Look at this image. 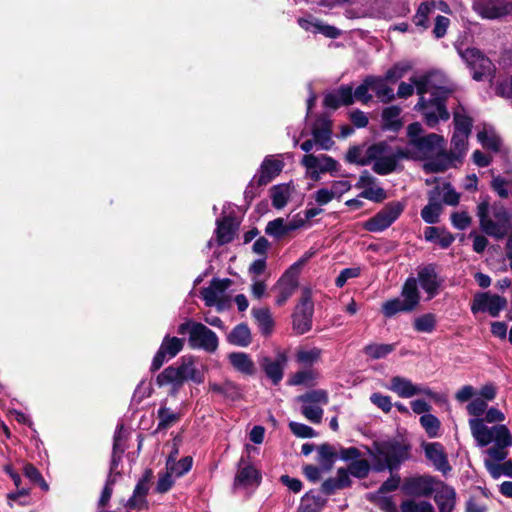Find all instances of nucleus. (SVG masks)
Here are the masks:
<instances>
[{
  "label": "nucleus",
  "mask_w": 512,
  "mask_h": 512,
  "mask_svg": "<svg viewBox=\"0 0 512 512\" xmlns=\"http://www.w3.org/2000/svg\"><path fill=\"white\" fill-rule=\"evenodd\" d=\"M432 77V73L414 76L411 83L401 82L397 91L399 98H408L416 89L420 98L415 109L422 113L425 123L430 128H434L440 120L447 121L450 118L446 107L450 90L442 86H433Z\"/></svg>",
  "instance_id": "nucleus-1"
},
{
  "label": "nucleus",
  "mask_w": 512,
  "mask_h": 512,
  "mask_svg": "<svg viewBox=\"0 0 512 512\" xmlns=\"http://www.w3.org/2000/svg\"><path fill=\"white\" fill-rule=\"evenodd\" d=\"M469 426L472 436L481 447L491 443L494 445L486 450L488 458L484 460L486 469L495 479L504 475L503 466L499 462L506 459L507 448L512 446V435L505 425L488 427L481 419H470Z\"/></svg>",
  "instance_id": "nucleus-2"
},
{
  "label": "nucleus",
  "mask_w": 512,
  "mask_h": 512,
  "mask_svg": "<svg viewBox=\"0 0 512 512\" xmlns=\"http://www.w3.org/2000/svg\"><path fill=\"white\" fill-rule=\"evenodd\" d=\"M481 230L496 239L504 238L509 231L510 217L503 207L489 209L487 202H482L477 207Z\"/></svg>",
  "instance_id": "nucleus-3"
},
{
  "label": "nucleus",
  "mask_w": 512,
  "mask_h": 512,
  "mask_svg": "<svg viewBox=\"0 0 512 512\" xmlns=\"http://www.w3.org/2000/svg\"><path fill=\"white\" fill-rule=\"evenodd\" d=\"M369 163L373 162V171L379 175H387L396 170L401 159H407L408 152L397 147L394 150L385 142L373 144L367 148Z\"/></svg>",
  "instance_id": "nucleus-4"
},
{
  "label": "nucleus",
  "mask_w": 512,
  "mask_h": 512,
  "mask_svg": "<svg viewBox=\"0 0 512 512\" xmlns=\"http://www.w3.org/2000/svg\"><path fill=\"white\" fill-rule=\"evenodd\" d=\"M368 454L376 472L396 469L403 459L401 445L392 441L375 442L368 448Z\"/></svg>",
  "instance_id": "nucleus-5"
},
{
  "label": "nucleus",
  "mask_w": 512,
  "mask_h": 512,
  "mask_svg": "<svg viewBox=\"0 0 512 512\" xmlns=\"http://www.w3.org/2000/svg\"><path fill=\"white\" fill-rule=\"evenodd\" d=\"M470 135L453 132L451 138L452 148L449 153H442L439 157L429 160L424 168L429 172H443L454 166V162H461L468 150V138Z\"/></svg>",
  "instance_id": "nucleus-6"
},
{
  "label": "nucleus",
  "mask_w": 512,
  "mask_h": 512,
  "mask_svg": "<svg viewBox=\"0 0 512 512\" xmlns=\"http://www.w3.org/2000/svg\"><path fill=\"white\" fill-rule=\"evenodd\" d=\"M179 334H189V345L194 349H202L213 353L217 350L219 340L215 332L204 324L187 320L178 327Z\"/></svg>",
  "instance_id": "nucleus-7"
},
{
  "label": "nucleus",
  "mask_w": 512,
  "mask_h": 512,
  "mask_svg": "<svg viewBox=\"0 0 512 512\" xmlns=\"http://www.w3.org/2000/svg\"><path fill=\"white\" fill-rule=\"evenodd\" d=\"M311 253H306L297 262L291 265L280 277L273 287L276 295V305L283 306L286 301L294 294L299 285V274L303 266L310 259Z\"/></svg>",
  "instance_id": "nucleus-8"
},
{
  "label": "nucleus",
  "mask_w": 512,
  "mask_h": 512,
  "mask_svg": "<svg viewBox=\"0 0 512 512\" xmlns=\"http://www.w3.org/2000/svg\"><path fill=\"white\" fill-rule=\"evenodd\" d=\"M297 401L301 403L300 411L308 421L314 424L321 423L324 414L323 407L329 402L326 390L316 389L308 391L298 396Z\"/></svg>",
  "instance_id": "nucleus-9"
},
{
  "label": "nucleus",
  "mask_w": 512,
  "mask_h": 512,
  "mask_svg": "<svg viewBox=\"0 0 512 512\" xmlns=\"http://www.w3.org/2000/svg\"><path fill=\"white\" fill-rule=\"evenodd\" d=\"M405 203L392 201L387 203L373 217L363 223V228L372 233L383 232L389 228L403 213Z\"/></svg>",
  "instance_id": "nucleus-10"
},
{
  "label": "nucleus",
  "mask_w": 512,
  "mask_h": 512,
  "mask_svg": "<svg viewBox=\"0 0 512 512\" xmlns=\"http://www.w3.org/2000/svg\"><path fill=\"white\" fill-rule=\"evenodd\" d=\"M445 145L443 136L430 133L423 136L419 140H414L410 148H403L404 152H408L407 159L409 158H429L433 155H441Z\"/></svg>",
  "instance_id": "nucleus-11"
},
{
  "label": "nucleus",
  "mask_w": 512,
  "mask_h": 512,
  "mask_svg": "<svg viewBox=\"0 0 512 512\" xmlns=\"http://www.w3.org/2000/svg\"><path fill=\"white\" fill-rule=\"evenodd\" d=\"M460 56L471 70L473 79L476 81L490 77L495 70L492 61L476 48L460 51Z\"/></svg>",
  "instance_id": "nucleus-12"
},
{
  "label": "nucleus",
  "mask_w": 512,
  "mask_h": 512,
  "mask_svg": "<svg viewBox=\"0 0 512 512\" xmlns=\"http://www.w3.org/2000/svg\"><path fill=\"white\" fill-rule=\"evenodd\" d=\"M314 305L309 288L302 290L299 304L293 314V328L298 334H304L311 329Z\"/></svg>",
  "instance_id": "nucleus-13"
},
{
  "label": "nucleus",
  "mask_w": 512,
  "mask_h": 512,
  "mask_svg": "<svg viewBox=\"0 0 512 512\" xmlns=\"http://www.w3.org/2000/svg\"><path fill=\"white\" fill-rule=\"evenodd\" d=\"M438 483H441V480L433 476H417L407 479L403 485V490L408 495L428 497L434 494L438 487Z\"/></svg>",
  "instance_id": "nucleus-14"
},
{
  "label": "nucleus",
  "mask_w": 512,
  "mask_h": 512,
  "mask_svg": "<svg viewBox=\"0 0 512 512\" xmlns=\"http://www.w3.org/2000/svg\"><path fill=\"white\" fill-rule=\"evenodd\" d=\"M302 165L307 169L310 177L314 180L320 178V174L326 172L337 171L338 163L328 155L315 156L313 154H306L301 161Z\"/></svg>",
  "instance_id": "nucleus-15"
},
{
  "label": "nucleus",
  "mask_w": 512,
  "mask_h": 512,
  "mask_svg": "<svg viewBox=\"0 0 512 512\" xmlns=\"http://www.w3.org/2000/svg\"><path fill=\"white\" fill-rule=\"evenodd\" d=\"M506 304V299L499 295H491L486 292L478 293L474 296L471 311L473 313L488 312L492 317H497Z\"/></svg>",
  "instance_id": "nucleus-16"
},
{
  "label": "nucleus",
  "mask_w": 512,
  "mask_h": 512,
  "mask_svg": "<svg viewBox=\"0 0 512 512\" xmlns=\"http://www.w3.org/2000/svg\"><path fill=\"white\" fill-rule=\"evenodd\" d=\"M284 168V162L273 156H266L260 165L252 182H256L258 186L267 185L275 177H277Z\"/></svg>",
  "instance_id": "nucleus-17"
},
{
  "label": "nucleus",
  "mask_w": 512,
  "mask_h": 512,
  "mask_svg": "<svg viewBox=\"0 0 512 512\" xmlns=\"http://www.w3.org/2000/svg\"><path fill=\"white\" fill-rule=\"evenodd\" d=\"M474 7L482 17L488 19L502 17L512 8L509 0H476Z\"/></svg>",
  "instance_id": "nucleus-18"
},
{
  "label": "nucleus",
  "mask_w": 512,
  "mask_h": 512,
  "mask_svg": "<svg viewBox=\"0 0 512 512\" xmlns=\"http://www.w3.org/2000/svg\"><path fill=\"white\" fill-rule=\"evenodd\" d=\"M439 512H453L456 507L457 493L455 489L441 481L433 494Z\"/></svg>",
  "instance_id": "nucleus-19"
},
{
  "label": "nucleus",
  "mask_w": 512,
  "mask_h": 512,
  "mask_svg": "<svg viewBox=\"0 0 512 512\" xmlns=\"http://www.w3.org/2000/svg\"><path fill=\"white\" fill-rule=\"evenodd\" d=\"M417 285L427 294V300L434 298L439 291L440 282L432 265L421 267L417 273Z\"/></svg>",
  "instance_id": "nucleus-20"
},
{
  "label": "nucleus",
  "mask_w": 512,
  "mask_h": 512,
  "mask_svg": "<svg viewBox=\"0 0 512 512\" xmlns=\"http://www.w3.org/2000/svg\"><path fill=\"white\" fill-rule=\"evenodd\" d=\"M229 279L214 278L210 285L201 290V296L208 307L215 306L218 300L223 296L224 292L230 286Z\"/></svg>",
  "instance_id": "nucleus-21"
},
{
  "label": "nucleus",
  "mask_w": 512,
  "mask_h": 512,
  "mask_svg": "<svg viewBox=\"0 0 512 512\" xmlns=\"http://www.w3.org/2000/svg\"><path fill=\"white\" fill-rule=\"evenodd\" d=\"M286 362V355L284 353H280L278 354L276 360H271L268 357H264L260 364L267 377L271 379L274 384H278L283 378V370Z\"/></svg>",
  "instance_id": "nucleus-22"
},
{
  "label": "nucleus",
  "mask_w": 512,
  "mask_h": 512,
  "mask_svg": "<svg viewBox=\"0 0 512 512\" xmlns=\"http://www.w3.org/2000/svg\"><path fill=\"white\" fill-rule=\"evenodd\" d=\"M353 103V89L349 85L339 87L324 97V105L328 108L336 109L341 105H350Z\"/></svg>",
  "instance_id": "nucleus-23"
},
{
  "label": "nucleus",
  "mask_w": 512,
  "mask_h": 512,
  "mask_svg": "<svg viewBox=\"0 0 512 512\" xmlns=\"http://www.w3.org/2000/svg\"><path fill=\"white\" fill-rule=\"evenodd\" d=\"M261 475L252 465L240 463L239 470L235 477L234 486L236 488L257 487L260 484Z\"/></svg>",
  "instance_id": "nucleus-24"
},
{
  "label": "nucleus",
  "mask_w": 512,
  "mask_h": 512,
  "mask_svg": "<svg viewBox=\"0 0 512 512\" xmlns=\"http://www.w3.org/2000/svg\"><path fill=\"white\" fill-rule=\"evenodd\" d=\"M425 455L431 462H433L435 468L441 471L442 473L445 474L451 470V467L448 463L447 457L443 451L441 444H428L425 447Z\"/></svg>",
  "instance_id": "nucleus-25"
},
{
  "label": "nucleus",
  "mask_w": 512,
  "mask_h": 512,
  "mask_svg": "<svg viewBox=\"0 0 512 512\" xmlns=\"http://www.w3.org/2000/svg\"><path fill=\"white\" fill-rule=\"evenodd\" d=\"M238 222L234 217L228 215L217 220V239L219 244H226L233 240Z\"/></svg>",
  "instance_id": "nucleus-26"
},
{
  "label": "nucleus",
  "mask_w": 512,
  "mask_h": 512,
  "mask_svg": "<svg viewBox=\"0 0 512 512\" xmlns=\"http://www.w3.org/2000/svg\"><path fill=\"white\" fill-rule=\"evenodd\" d=\"M156 381L159 386L172 384L173 385L172 394H175L177 392L178 388L181 387L182 384L184 383L183 377H182V372H181V367L180 366L167 367L157 376Z\"/></svg>",
  "instance_id": "nucleus-27"
},
{
  "label": "nucleus",
  "mask_w": 512,
  "mask_h": 512,
  "mask_svg": "<svg viewBox=\"0 0 512 512\" xmlns=\"http://www.w3.org/2000/svg\"><path fill=\"white\" fill-rule=\"evenodd\" d=\"M293 190L294 187L291 183H282L271 187L269 192L273 207L276 209L284 208L288 203Z\"/></svg>",
  "instance_id": "nucleus-28"
},
{
  "label": "nucleus",
  "mask_w": 512,
  "mask_h": 512,
  "mask_svg": "<svg viewBox=\"0 0 512 512\" xmlns=\"http://www.w3.org/2000/svg\"><path fill=\"white\" fill-rule=\"evenodd\" d=\"M181 416L182 415L179 411H173L167 407V400H163L157 411V418L159 420L157 430H167L176 424L181 419Z\"/></svg>",
  "instance_id": "nucleus-29"
},
{
  "label": "nucleus",
  "mask_w": 512,
  "mask_h": 512,
  "mask_svg": "<svg viewBox=\"0 0 512 512\" xmlns=\"http://www.w3.org/2000/svg\"><path fill=\"white\" fill-rule=\"evenodd\" d=\"M404 303L408 306V308L413 311L420 302V293L418 290L417 279L414 277H409L401 291V296Z\"/></svg>",
  "instance_id": "nucleus-30"
},
{
  "label": "nucleus",
  "mask_w": 512,
  "mask_h": 512,
  "mask_svg": "<svg viewBox=\"0 0 512 512\" xmlns=\"http://www.w3.org/2000/svg\"><path fill=\"white\" fill-rule=\"evenodd\" d=\"M415 387L416 384L410 379L401 376L392 377L390 384L387 386L390 391L396 393L401 398H411L415 396Z\"/></svg>",
  "instance_id": "nucleus-31"
},
{
  "label": "nucleus",
  "mask_w": 512,
  "mask_h": 512,
  "mask_svg": "<svg viewBox=\"0 0 512 512\" xmlns=\"http://www.w3.org/2000/svg\"><path fill=\"white\" fill-rule=\"evenodd\" d=\"M228 360L235 370L245 375L255 373V364L251 357L244 352H232L228 355Z\"/></svg>",
  "instance_id": "nucleus-32"
},
{
  "label": "nucleus",
  "mask_w": 512,
  "mask_h": 512,
  "mask_svg": "<svg viewBox=\"0 0 512 512\" xmlns=\"http://www.w3.org/2000/svg\"><path fill=\"white\" fill-rule=\"evenodd\" d=\"M454 132L471 134L473 119L462 105H458L453 111Z\"/></svg>",
  "instance_id": "nucleus-33"
},
{
  "label": "nucleus",
  "mask_w": 512,
  "mask_h": 512,
  "mask_svg": "<svg viewBox=\"0 0 512 512\" xmlns=\"http://www.w3.org/2000/svg\"><path fill=\"white\" fill-rule=\"evenodd\" d=\"M371 90L382 103H389L395 99L394 91L388 86L387 80L383 77L370 76Z\"/></svg>",
  "instance_id": "nucleus-34"
},
{
  "label": "nucleus",
  "mask_w": 512,
  "mask_h": 512,
  "mask_svg": "<svg viewBox=\"0 0 512 512\" xmlns=\"http://www.w3.org/2000/svg\"><path fill=\"white\" fill-rule=\"evenodd\" d=\"M227 340L232 345L247 347L252 341L249 327L244 323L236 325L228 334Z\"/></svg>",
  "instance_id": "nucleus-35"
},
{
  "label": "nucleus",
  "mask_w": 512,
  "mask_h": 512,
  "mask_svg": "<svg viewBox=\"0 0 512 512\" xmlns=\"http://www.w3.org/2000/svg\"><path fill=\"white\" fill-rule=\"evenodd\" d=\"M193 465L191 456H186L179 461H174V455H169L166 461V469L174 476L181 477L188 473Z\"/></svg>",
  "instance_id": "nucleus-36"
},
{
  "label": "nucleus",
  "mask_w": 512,
  "mask_h": 512,
  "mask_svg": "<svg viewBox=\"0 0 512 512\" xmlns=\"http://www.w3.org/2000/svg\"><path fill=\"white\" fill-rule=\"evenodd\" d=\"M252 315L256 320V323L263 335L271 334L274 327V320L272 315L267 308H253Z\"/></svg>",
  "instance_id": "nucleus-37"
},
{
  "label": "nucleus",
  "mask_w": 512,
  "mask_h": 512,
  "mask_svg": "<svg viewBox=\"0 0 512 512\" xmlns=\"http://www.w3.org/2000/svg\"><path fill=\"white\" fill-rule=\"evenodd\" d=\"M477 138L481 145L486 149L494 152L500 149L501 139L491 127H484L482 131L478 132Z\"/></svg>",
  "instance_id": "nucleus-38"
},
{
  "label": "nucleus",
  "mask_w": 512,
  "mask_h": 512,
  "mask_svg": "<svg viewBox=\"0 0 512 512\" xmlns=\"http://www.w3.org/2000/svg\"><path fill=\"white\" fill-rule=\"evenodd\" d=\"M326 503V500L319 495L312 492L306 493L300 502L298 512H318Z\"/></svg>",
  "instance_id": "nucleus-39"
},
{
  "label": "nucleus",
  "mask_w": 512,
  "mask_h": 512,
  "mask_svg": "<svg viewBox=\"0 0 512 512\" xmlns=\"http://www.w3.org/2000/svg\"><path fill=\"white\" fill-rule=\"evenodd\" d=\"M319 374L312 368H306L291 375L288 383L292 386H312L318 379Z\"/></svg>",
  "instance_id": "nucleus-40"
},
{
  "label": "nucleus",
  "mask_w": 512,
  "mask_h": 512,
  "mask_svg": "<svg viewBox=\"0 0 512 512\" xmlns=\"http://www.w3.org/2000/svg\"><path fill=\"white\" fill-rule=\"evenodd\" d=\"M401 109L398 106H389L382 111L383 127L390 130H398L401 127Z\"/></svg>",
  "instance_id": "nucleus-41"
},
{
  "label": "nucleus",
  "mask_w": 512,
  "mask_h": 512,
  "mask_svg": "<svg viewBox=\"0 0 512 512\" xmlns=\"http://www.w3.org/2000/svg\"><path fill=\"white\" fill-rule=\"evenodd\" d=\"M435 2H423L419 5L416 14L413 17V22L416 26L423 29L429 26V15L435 10Z\"/></svg>",
  "instance_id": "nucleus-42"
},
{
  "label": "nucleus",
  "mask_w": 512,
  "mask_h": 512,
  "mask_svg": "<svg viewBox=\"0 0 512 512\" xmlns=\"http://www.w3.org/2000/svg\"><path fill=\"white\" fill-rule=\"evenodd\" d=\"M124 449L125 448L123 443V426H120L118 427L114 435L110 472H113L118 467Z\"/></svg>",
  "instance_id": "nucleus-43"
},
{
  "label": "nucleus",
  "mask_w": 512,
  "mask_h": 512,
  "mask_svg": "<svg viewBox=\"0 0 512 512\" xmlns=\"http://www.w3.org/2000/svg\"><path fill=\"white\" fill-rule=\"evenodd\" d=\"M313 138L317 146L322 150L330 149L332 145L331 141V131L329 127V121L325 120L323 128H313L312 130Z\"/></svg>",
  "instance_id": "nucleus-44"
},
{
  "label": "nucleus",
  "mask_w": 512,
  "mask_h": 512,
  "mask_svg": "<svg viewBox=\"0 0 512 512\" xmlns=\"http://www.w3.org/2000/svg\"><path fill=\"white\" fill-rule=\"evenodd\" d=\"M317 460L320 465L326 470H330L335 462L337 454L334 448L329 444H322L317 450Z\"/></svg>",
  "instance_id": "nucleus-45"
},
{
  "label": "nucleus",
  "mask_w": 512,
  "mask_h": 512,
  "mask_svg": "<svg viewBox=\"0 0 512 512\" xmlns=\"http://www.w3.org/2000/svg\"><path fill=\"white\" fill-rule=\"evenodd\" d=\"M411 312L401 297L390 299L382 304V313L385 317L391 318L397 313Z\"/></svg>",
  "instance_id": "nucleus-46"
},
{
  "label": "nucleus",
  "mask_w": 512,
  "mask_h": 512,
  "mask_svg": "<svg viewBox=\"0 0 512 512\" xmlns=\"http://www.w3.org/2000/svg\"><path fill=\"white\" fill-rule=\"evenodd\" d=\"M414 329L421 333H431L436 327V317L432 313L418 316L413 321Z\"/></svg>",
  "instance_id": "nucleus-47"
},
{
  "label": "nucleus",
  "mask_w": 512,
  "mask_h": 512,
  "mask_svg": "<svg viewBox=\"0 0 512 512\" xmlns=\"http://www.w3.org/2000/svg\"><path fill=\"white\" fill-rule=\"evenodd\" d=\"M183 348V340L177 337L166 336L160 346V350L168 357H175Z\"/></svg>",
  "instance_id": "nucleus-48"
},
{
  "label": "nucleus",
  "mask_w": 512,
  "mask_h": 512,
  "mask_svg": "<svg viewBox=\"0 0 512 512\" xmlns=\"http://www.w3.org/2000/svg\"><path fill=\"white\" fill-rule=\"evenodd\" d=\"M394 349V344L373 343L367 345L364 348V352L367 356L371 357L372 359H380L386 357L388 354L394 351Z\"/></svg>",
  "instance_id": "nucleus-49"
},
{
  "label": "nucleus",
  "mask_w": 512,
  "mask_h": 512,
  "mask_svg": "<svg viewBox=\"0 0 512 512\" xmlns=\"http://www.w3.org/2000/svg\"><path fill=\"white\" fill-rule=\"evenodd\" d=\"M401 512H435L433 505L428 501L405 500L400 505Z\"/></svg>",
  "instance_id": "nucleus-50"
},
{
  "label": "nucleus",
  "mask_w": 512,
  "mask_h": 512,
  "mask_svg": "<svg viewBox=\"0 0 512 512\" xmlns=\"http://www.w3.org/2000/svg\"><path fill=\"white\" fill-rule=\"evenodd\" d=\"M321 356L319 348L299 349L296 353V361L304 366H311L316 363Z\"/></svg>",
  "instance_id": "nucleus-51"
},
{
  "label": "nucleus",
  "mask_w": 512,
  "mask_h": 512,
  "mask_svg": "<svg viewBox=\"0 0 512 512\" xmlns=\"http://www.w3.org/2000/svg\"><path fill=\"white\" fill-rule=\"evenodd\" d=\"M183 382L186 380H191L195 383L204 382V374L202 371L198 370L192 361L184 362L180 365Z\"/></svg>",
  "instance_id": "nucleus-52"
},
{
  "label": "nucleus",
  "mask_w": 512,
  "mask_h": 512,
  "mask_svg": "<svg viewBox=\"0 0 512 512\" xmlns=\"http://www.w3.org/2000/svg\"><path fill=\"white\" fill-rule=\"evenodd\" d=\"M420 423L429 437H437L440 430L439 419L432 414H424L420 417Z\"/></svg>",
  "instance_id": "nucleus-53"
},
{
  "label": "nucleus",
  "mask_w": 512,
  "mask_h": 512,
  "mask_svg": "<svg viewBox=\"0 0 512 512\" xmlns=\"http://www.w3.org/2000/svg\"><path fill=\"white\" fill-rule=\"evenodd\" d=\"M346 159L350 163H356L362 166L368 165L369 157L367 153V148L364 149L358 146L350 148L347 152Z\"/></svg>",
  "instance_id": "nucleus-54"
},
{
  "label": "nucleus",
  "mask_w": 512,
  "mask_h": 512,
  "mask_svg": "<svg viewBox=\"0 0 512 512\" xmlns=\"http://www.w3.org/2000/svg\"><path fill=\"white\" fill-rule=\"evenodd\" d=\"M442 207L439 203L431 202L426 205L421 211L422 219L428 224H435L438 222Z\"/></svg>",
  "instance_id": "nucleus-55"
},
{
  "label": "nucleus",
  "mask_w": 512,
  "mask_h": 512,
  "mask_svg": "<svg viewBox=\"0 0 512 512\" xmlns=\"http://www.w3.org/2000/svg\"><path fill=\"white\" fill-rule=\"evenodd\" d=\"M348 470L352 476L363 479L369 474L370 465L365 459H357L349 464Z\"/></svg>",
  "instance_id": "nucleus-56"
},
{
  "label": "nucleus",
  "mask_w": 512,
  "mask_h": 512,
  "mask_svg": "<svg viewBox=\"0 0 512 512\" xmlns=\"http://www.w3.org/2000/svg\"><path fill=\"white\" fill-rule=\"evenodd\" d=\"M265 232L270 236L281 238L282 236L287 234L286 222L284 221L283 218H277L275 220H272L268 222Z\"/></svg>",
  "instance_id": "nucleus-57"
},
{
  "label": "nucleus",
  "mask_w": 512,
  "mask_h": 512,
  "mask_svg": "<svg viewBox=\"0 0 512 512\" xmlns=\"http://www.w3.org/2000/svg\"><path fill=\"white\" fill-rule=\"evenodd\" d=\"M153 477V472L151 469L145 470L142 477L137 482L133 494L140 495L146 497L149 489H150V481Z\"/></svg>",
  "instance_id": "nucleus-58"
},
{
  "label": "nucleus",
  "mask_w": 512,
  "mask_h": 512,
  "mask_svg": "<svg viewBox=\"0 0 512 512\" xmlns=\"http://www.w3.org/2000/svg\"><path fill=\"white\" fill-rule=\"evenodd\" d=\"M369 90H371V82L370 76L366 77L362 84H360L354 91L353 97L357 100L367 104L372 100V95L369 94Z\"/></svg>",
  "instance_id": "nucleus-59"
},
{
  "label": "nucleus",
  "mask_w": 512,
  "mask_h": 512,
  "mask_svg": "<svg viewBox=\"0 0 512 512\" xmlns=\"http://www.w3.org/2000/svg\"><path fill=\"white\" fill-rule=\"evenodd\" d=\"M289 428L295 436L300 438H313L316 436L314 429L303 423L291 421Z\"/></svg>",
  "instance_id": "nucleus-60"
},
{
  "label": "nucleus",
  "mask_w": 512,
  "mask_h": 512,
  "mask_svg": "<svg viewBox=\"0 0 512 512\" xmlns=\"http://www.w3.org/2000/svg\"><path fill=\"white\" fill-rule=\"evenodd\" d=\"M487 402L480 397H475L472 401L467 405V412L474 416V419H480L479 416L483 415L487 409Z\"/></svg>",
  "instance_id": "nucleus-61"
},
{
  "label": "nucleus",
  "mask_w": 512,
  "mask_h": 512,
  "mask_svg": "<svg viewBox=\"0 0 512 512\" xmlns=\"http://www.w3.org/2000/svg\"><path fill=\"white\" fill-rule=\"evenodd\" d=\"M360 197L374 201L380 202L386 197L385 190L375 184L371 187H367L360 193Z\"/></svg>",
  "instance_id": "nucleus-62"
},
{
  "label": "nucleus",
  "mask_w": 512,
  "mask_h": 512,
  "mask_svg": "<svg viewBox=\"0 0 512 512\" xmlns=\"http://www.w3.org/2000/svg\"><path fill=\"white\" fill-rule=\"evenodd\" d=\"M370 401L380 408L382 411L388 413L392 409L391 398L387 395H383L381 393H373L370 396Z\"/></svg>",
  "instance_id": "nucleus-63"
},
{
  "label": "nucleus",
  "mask_w": 512,
  "mask_h": 512,
  "mask_svg": "<svg viewBox=\"0 0 512 512\" xmlns=\"http://www.w3.org/2000/svg\"><path fill=\"white\" fill-rule=\"evenodd\" d=\"M409 68L408 65L396 64L385 73L383 78L390 82H396L405 75Z\"/></svg>",
  "instance_id": "nucleus-64"
}]
</instances>
